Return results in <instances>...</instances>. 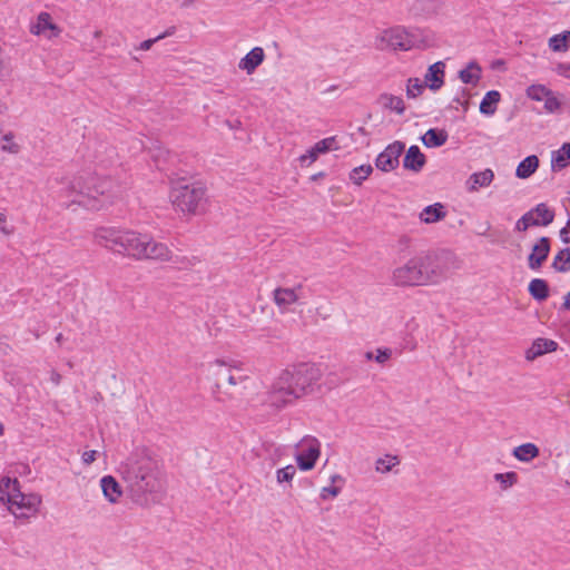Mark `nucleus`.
<instances>
[{
  "mask_svg": "<svg viewBox=\"0 0 570 570\" xmlns=\"http://www.w3.org/2000/svg\"><path fill=\"white\" fill-rule=\"evenodd\" d=\"M303 286L296 285L295 287H276L273 291V302L278 307L281 313H287L291 307L297 304L302 298Z\"/></svg>",
  "mask_w": 570,
  "mask_h": 570,
  "instance_id": "nucleus-13",
  "label": "nucleus"
},
{
  "mask_svg": "<svg viewBox=\"0 0 570 570\" xmlns=\"http://www.w3.org/2000/svg\"><path fill=\"white\" fill-rule=\"evenodd\" d=\"M459 78L466 85H476L481 78L480 66L472 61L459 72Z\"/></svg>",
  "mask_w": 570,
  "mask_h": 570,
  "instance_id": "nucleus-32",
  "label": "nucleus"
},
{
  "mask_svg": "<svg viewBox=\"0 0 570 570\" xmlns=\"http://www.w3.org/2000/svg\"><path fill=\"white\" fill-rule=\"evenodd\" d=\"M401 460L397 455L394 454H384L377 458L374 462V469L380 474H387L394 471L396 466H399Z\"/></svg>",
  "mask_w": 570,
  "mask_h": 570,
  "instance_id": "nucleus-26",
  "label": "nucleus"
},
{
  "mask_svg": "<svg viewBox=\"0 0 570 570\" xmlns=\"http://www.w3.org/2000/svg\"><path fill=\"white\" fill-rule=\"evenodd\" d=\"M296 474V468L293 464H288L284 468L276 470V482L282 485L284 483L292 485V481Z\"/></svg>",
  "mask_w": 570,
  "mask_h": 570,
  "instance_id": "nucleus-37",
  "label": "nucleus"
},
{
  "mask_svg": "<svg viewBox=\"0 0 570 570\" xmlns=\"http://www.w3.org/2000/svg\"><path fill=\"white\" fill-rule=\"evenodd\" d=\"M330 480H331V482H332V483L343 482V481H344V480H343V478H342V475L336 474V473H335V474H332V475H331V478H330Z\"/></svg>",
  "mask_w": 570,
  "mask_h": 570,
  "instance_id": "nucleus-56",
  "label": "nucleus"
},
{
  "mask_svg": "<svg viewBox=\"0 0 570 570\" xmlns=\"http://www.w3.org/2000/svg\"><path fill=\"white\" fill-rule=\"evenodd\" d=\"M62 341H63V335H62V333H59V334L56 336V342H57V343H59V344H61V343H62Z\"/></svg>",
  "mask_w": 570,
  "mask_h": 570,
  "instance_id": "nucleus-60",
  "label": "nucleus"
},
{
  "mask_svg": "<svg viewBox=\"0 0 570 570\" xmlns=\"http://www.w3.org/2000/svg\"><path fill=\"white\" fill-rule=\"evenodd\" d=\"M500 99L501 95L499 91H488L480 104V112L487 116H492L497 111V106Z\"/></svg>",
  "mask_w": 570,
  "mask_h": 570,
  "instance_id": "nucleus-30",
  "label": "nucleus"
},
{
  "mask_svg": "<svg viewBox=\"0 0 570 570\" xmlns=\"http://www.w3.org/2000/svg\"><path fill=\"white\" fill-rule=\"evenodd\" d=\"M100 487L105 499L115 504L122 495V490L117 480L111 475H105L100 480Z\"/></svg>",
  "mask_w": 570,
  "mask_h": 570,
  "instance_id": "nucleus-19",
  "label": "nucleus"
},
{
  "mask_svg": "<svg viewBox=\"0 0 570 570\" xmlns=\"http://www.w3.org/2000/svg\"><path fill=\"white\" fill-rule=\"evenodd\" d=\"M425 163V156L416 145L411 146L403 158V167L414 173L421 171Z\"/></svg>",
  "mask_w": 570,
  "mask_h": 570,
  "instance_id": "nucleus-20",
  "label": "nucleus"
},
{
  "mask_svg": "<svg viewBox=\"0 0 570 570\" xmlns=\"http://www.w3.org/2000/svg\"><path fill=\"white\" fill-rule=\"evenodd\" d=\"M50 30L53 36L58 33V27L51 21V16L48 12H40L35 24L31 26L30 31L33 35H46Z\"/></svg>",
  "mask_w": 570,
  "mask_h": 570,
  "instance_id": "nucleus-25",
  "label": "nucleus"
},
{
  "mask_svg": "<svg viewBox=\"0 0 570 570\" xmlns=\"http://www.w3.org/2000/svg\"><path fill=\"white\" fill-rule=\"evenodd\" d=\"M264 58L265 53L263 48L255 47L244 58L240 59L238 68L250 75L264 61Z\"/></svg>",
  "mask_w": 570,
  "mask_h": 570,
  "instance_id": "nucleus-21",
  "label": "nucleus"
},
{
  "mask_svg": "<svg viewBox=\"0 0 570 570\" xmlns=\"http://www.w3.org/2000/svg\"><path fill=\"white\" fill-rule=\"evenodd\" d=\"M12 139H13V135H12L11 132H10V134H6V135L3 136V140H4V141L10 142Z\"/></svg>",
  "mask_w": 570,
  "mask_h": 570,
  "instance_id": "nucleus-59",
  "label": "nucleus"
},
{
  "mask_svg": "<svg viewBox=\"0 0 570 570\" xmlns=\"http://www.w3.org/2000/svg\"><path fill=\"white\" fill-rule=\"evenodd\" d=\"M529 293L538 301H544L549 296V287L544 279L534 278L529 284Z\"/></svg>",
  "mask_w": 570,
  "mask_h": 570,
  "instance_id": "nucleus-34",
  "label": "nucleus"
},
{
  "mask_svg": "<svg viewBox=\"0 0 570 570\" xmlns=\"http://www.w3.org/2000/svg\"><path fill=\"white\" fill-rule=\"evenodd\" d=\"M535 226L531 215L525 213L521 218L517 220L515 229L519 232H525L529 227Z\"/></svg>",
  "mask_w": 570,
  "mask_h": 570,
  "instance_id": "nucleus-43",
  "label": "nucleus"
},
{
  "mask_svg": "<svg viewBox=\"0 0 570 570\" xmlns=\"http://www.w3.org/2000/svg\"><path fill=\"white\" fill-rule=\"evenodd\" d=\"M550 252V240L548 237H541L538 243L532 247V252L528 258V265L531 269L535 271L541 267L547 259Z\"/></svg>",
  "mask_w": 570,
  "mask_h": 570,
  "instance_id": "nucleus-17",
  "label": "nucleus"
},
{
  "mask_svg": "<svg viewBox=\"0 0 570 570\" xmlns=\"http://www.w3.org/2000/svg\"><path fill=\"white\" fill-rule=\"evenodd\" d=\"M446 216V210L443 204L435 203L433 205H429L422 209L419 215V218L424 224H434L440 220H443Z\"/></svg>",
  "mask_w": 570,
  "mask_h": 570,
  "instance_id": "nucleus-23",
  "label": "nucleus"
},
{
  "mask_svg": "<svg viewBox=\"0 0 570 570\" xmlns=\"http://www.w3.org/2000/svg\"><path fill=\"white\" fill-rule=\"evenodd\" d=\"M435 36L432 31L401 26L382 30L375 37V48L379 50L409 51L413 48L425 49L433 46Z\"/></svg>",
  "mask_w": 570,
  "mask_h": 570,
  "instance_id": "nucleus-4",
  "label": "nucleus"
},
{
  "mask_svg": "<svg viewBox=\"0 0 570 570\" xmlns=\"http://www.w3.org/2000/svg\"><path fill=\"white\" fill-rule=\"evenodd\" d=\"M242 370V363L233 358H215L206 364L205 371L207 379L214 381L212 394L218 402H224L229 399L223 392V385L219 382L220 377H226L228 385L236 386L248 380L247 375H236L235 372Z\"/></svg>",
  "mask_w": 570,
  "mask_h": 570,
  "instance_id": "nucleus-7",
  "label": "nucleus"
},
{
  "mask_svg": "<svg viewBox=\"0 0 570 570\" xmlns=\"http://www.w3.org/2000/svg\"><path fill=\"white\" fill-rule=\"evenodd\" d=\"M118 196V186L112 179L94 175L68 179L58 193L61 206L71 210L98 212L111 205Z\"/></svg>",
  "mask_w": 570,
  "mask_h": 570,
  "instance_id": "nucleus-2",
  "label": "nucleus"
},
{
  "mask_svg": "<svg viewBox=\"0 0 570 570\" xmlns=\"http://www.w3.org/2000/svg\"><path fill=\"white\" fill-rule=\"evenodd\" d=\"M97 451L90 450L82 453L81 461L85 465H90L96 461Z\"/></svg>",
  "mask_w": 570,
  "mask_h": 570,
  "instance_id": "nucleus-50",
  "label": "nucleus"
},
{
  "mask_svg": "<svg viewBox=\"0 0 570 570\" xmlns=\"http://www.w3.org/2000/svg\"><path fill=\"white\" fill-rule=\"evenodd\" d=\"M444 75L445 63L438 61L429 67L424 82L431 90L436 91L444 85Z\"/></svg>",
  "mask_w": 570,
  "mask_h": 570,
  "instance_id": "nucleus-18",
  "label": "nucleus"
},
{
  "mask_svg": "<svg viewBox=\"0 0 570 570\" xmlns=\"http://www.w3.org/2000/svg\"><path fill=\"white\" fill-rule=\"evenodd\" d=\"M315 151H318L320 154H325L330 150H337L338 146L336 144L335 137H327L320 141H317L315 145Z\"/></svg>",
  "mask_w": 570,
  "mask_h": 570,
  "instance_id": "nucleus-41",
  "label": "nucleus"
},
{
  "mask_svg": "<svg viewBox=\"0 0 570 570\" xmlns=\"http://www.w3.org/2000/svg\"><path fill=\"white\" fill-rule=\"evenodd\" d=\"M552 267L562 273L570 271V248H563L554 256Z\"/></svg>",
  "mask_w": 570,
  "mask_h": 570,
  "instance_id": "nucleus-36",
  "label": "nucleus"
},
{
  "mask_svg": "<svg viewBox=\"0 0 570 570\" xmlns=\"http://www.w3.org/2000/svg\"><path fill=\"white\" fill-rule=\"evenodd\" d=\"M539 455V448L531 442L520 444L512 450V456L522 463H530Z\"/></svg>",
  "mask_w": 570,
  "mask_h": 570,
  "instance_id": "nucleus-24",
  "label": "nucleus"
},
{
  "mask_svg": "<svg viewBox=\"0 0 570 570\" xmlns=\"http://www.w3.org/2000/svg\"><path fill=\"white\" fill-rule=\"evenodd\" d=\"M549 48L554 52H564L570 48V31H563L549 39Z\"/></svg>",
  "mask_w": 570,
  "mask_h": 570,
  "instance_id": "nucleus-33",
  "label": "nucleus"
},
{
  "mask_svg": "<svg viewBox=\"0 0 570 570\" xmlns=\"http://www.w3.org/2000/svg\"><path fill=\"white\" fill-rule=\"evenodd\" d=\"M538 167L539 158L535 155L528 156L518 165L515 176L520 179H527L535 173Z\"/></svg>",
  "mask_w": 570,
  "mask_h": 570,
  "instance_id": "nucleus-28",
  "label": "nucleus"
},
{
  "mask_svg": "<svg viewBox=\"0 0 570 570\" xmlns=\"http://www.w3.org/2000/svg\"><path fill=\"white\" fill-rule=\"evenodd\" d=\"M282 381L283 377L278 374L266 392L265 404L275 411H282L298 400L289 385Z\"/></svg>",
  "mask_w": 570,
  "mask_h": 570,
  "instance_id": "nucleus-10",
  "label": "nucleus"
},
{
  "mask_svg": "<svg viewBox=\"0 0 570 570\" xmlns=\"http://www.w3.org/2000/svg\"><path fill=\"white\" fill-rule=\"evenodd\" d=\"M169 198L174 208L184 215H200L208 206L207 187L200 181H176Z\"/></svg>",
  "mask_w": 570,
  "mask_h": 570,
  "instance_id": "nucleus-5",
  "label": "nucleus"
},
{
  "mask_svg": "<svg viewBox=\"0 0 570 570\" xmlns=\"http://www.w3.org/2000/svg\"><path fill=\"white\" fill-rule=\"evenodd\" d=\"M263 450L269 455L272 461H277L282 455V448L277 446L273 442L264 441L262 443Z\"/></svg>",
  "mask_w": 570,
  "mask_h": 570,
  "instance_id": "nucleus-42",
  "label": "nucleus"
},
{
  "mask_svg": "<svg viewBox=\"0 0 570 570\" xmlns=\"http://www.w3.org/2000/svg\"><path fill=\"white\" fill-rule=\"evenodd\" d=\"M425 82L421 81L419 78H409L406 81V96L410 99H415L422 95Z\"/></svg>",
  "mask_w": 570,
  "mask_h": 570,
  "instance_id": "nucleus-38",
  "label": "nucleus"
},
{
  "mask_svg": "<svg viewBox=\"0 0 570 570\" xmlns=\"http://www.w3.org/2000/svg\"><path fill=\"white\" fill-rule=\"evenodd\" d=\"M374 357H375V354L373 352H366L365 353V358L367 361L374 360Z\"/></svg>",
  "mask_w": 570,
  "mask_h": 570,
  "instance_id": "nucleus-58",
  "label": "nucleus"
},
{
  "mask_svg": "<svg viewBox=\"0 0 570 570\" xmlns=\"http://www.w3.org/2000/svg\"><path fill=\"white\" fill-rule=\"evenodd\" d=\"M341 493V487H323L320 493L322 500L336 498Z\"/></svg>",
  "mask_w": 570,
  "mask_h": 570,
  "instance_id": "nucleus-46",
  "label": "nucleus"
},
{
  "mask_svg": "<svg viewBox=\"0 0 570 570\" xmlns=\"http://www.w3.org/2000/svg\"><path fill=\"white\" fill-rule=\"evenodd\" d=\"M562 307L564 309H570V292L566 295Z\"/></svg>",
  "mask_w": 570,
  "mask_h": 570,
  "instance_id": "nucleus-57",
  "label": "nucleus"
},
{
  "mask_svg": "<svg viewBox=\"0 0 570 570\" xmlns=\"http://www.w3.org/2000/svg\"><path fill=\"white\" fill-rule=\"evenodd\" d=\"M558 343L553 340L539 337L533 341L531 346L525 351L524 357L527 361H534L535 358L557 351Z\"/></svg>",
  "mask_w": 570,
  "mask_h": 570,
  "instance_id": "nucleus-16",
  "label": "nucleus"
},
{
  "mask_svg": "<svg viewBox=\"0 0 570 570\" xmlns=\"http://www.w3.org/2000/svg\"><path fill=\"white\" fill-rule=\"evenodd\" d=\"M392 356V350L391 348H377L375 351V362L379 364H385Z\"/></svg>",
  "mask_w": 570,
  "mask_h": 570,
  "instance_id": "nucleus-45",
  "label": "nucleus"
},
{
  "mask_svg": "<svg viewBox=\"0 0 570 570\" xmlns=\"http://www.w3.org/2000/svg\"><path fill=\"white\" fill-rule=\"evenodd\" d=\"M0 232L7 236L13 233V228L8 226L7 216L0 213Z\"/></svg>",
  "mask_w": 570,
  "mask_h": 570,
  "instance_id": "nucleus-49",
  "label": "nucleus"
},
{
  "mask_svg": "<svg viewBox=\"0 0 570 570\" xmlns=\"http://www.w3.org/2000/svg\"><path fill=\"white\" fill-rule=\"evenodd\" d=\"M544 101V108L548 112H554L560 108V102L557 97L550 91Z\"/></svg>",
  "mask_w": 570,
  "mask_h": 570,
  "instance_id": "nucleus-44",
  "label": "nucleus"
},
{
  "mask_svg": "<svg viewBox=\"0 0 570 570\" xmlns=\"http://www.w3.org/2000/svg\"><path fill=\"white\" fill-rule=\"evenodd\" d=\"M318 155H321L318 151H315V147L313 146L306 154L302 155L299 157V161L304 164L305 161L314 163Z\"/></svg>",
  "mask_w": 570,
  "mask_h": 570,
  "instance_id": "nucleus-47",
  "label": "nucleus"
},
{
  "mask_svg": "<svg viewBox=\"0 0 570 570\" xmlns=\"http://www.w3.org/2000/svg\"><path fill=\"white\" fill-rule=\"evenodd\" d=\"M373 173V167L371 164L361 165L358 167L353 168L350 174V180L356 185L361 186L364 180H366L370 175Z\"/></svg>",
  "mask_w": 570,
  "mask_h": 570,
  "instance_id": "nucleus-35",
  "label": "nucleus"
},
{
  "mask_svg": "<svg viewBox=\"0 0 570 570\" xmlns=\"http://www.w3.org/2000/svg\"><path fill=\"white\" fill-rule=\"evenodd\" d=\"M4 111V106L0 102V116L3 114Z\"/></svg>",
  "mask_w": 570,
  "mask_h": 570,
  "instance_id": "nucleus-61",
  "label": "nucleus"
},
{
  "mask_svg": "<svg viewBox=\"0 0 570 570\" xmlns=\"http://www.w3.org/2000/svg\"><path fill=\"white\" fill-rule=\"evenodd\" d=\"M560 237L563 243H570V219L568 220L567 226L560 230Z\"/></svg>",
  "mask_w": 570,
  "mask_h": 570,
  "instance_id": "nucleus-51",
  "label": "nucleus"
},
{
  "mask_svg": "<svg viewBox=\"0 0 570 570\" xmlns=\"http://www.w3.org/2000/svg\"><path fill=\"white\" fill-rule=\"evenodd\" d=\"M493 478L500 484L502 490H508L518 483V474L512 471L495 473Z\"/></svg>",
  "mask_w": 570,
  "mask_h": 570,
  "instance_id": "nucleus-39",
  "label": "nucleus"
},
{
  "mask_svg": "<svg viewBox=\"0 0 570 570\" xmlns=\"http://www.w3.org/2000/svg\"><path fill=\"white\" fill-rule=\"evenodd\" d=\"M494 177V171L490 168L475 171L465 180V189L469 193H478L480 189L489 187L493 183Z\"/></svg>",
  "mask_w": 570,
  "mask_h": 570,
  "instance_id": "nucleus-15",
  "label": "nucleus"
},
{
  "mask_svg": "<svg viewBox=\"0 0 570 570\" xmlns=\"http://www.w3.org/2000/svg\"><path fill=\"white\" fill-rule=\"evenodd\" d=\"M420 286H435L450 275V257L444 255H415Z\"/></svg>",
  "mask_w": 570,
  "mask_h": 570,
  "instance_id": "nucleus-9",
  "label": "nucleus"
},
{
  "mask_svg": "<svg viewBox=\"0 0 570 570\" xmlns=\"http://www.w3.org/2000/svg\"><path fill=\"white\" fill-rule=\"evenodd\" d=\"M119 473L136 501H147L164 489V472L159 460L148 450L131 453L120 465Z\"/></svg>",
  "mask_w": 570,
  "mask_h": 570,
  "instance_id": "nucleus-3",
  "label": "nucleus"
},
{
  "mask_svg": "<svg viewBox=\"0 0 570 570\" xmlns=\"http://www.w3.org/2000/svg\"><path fill=\"white\" fill-rule=\"evenodd\" d=\"M62 376L57 371L52 370L50 373V381L58 386L61 383Z\"/></svg>",
  "mask_w": 570,
  "mask_h": 570,
  "instance_id": "nucleus-53",
  "label": "nucleus"
},
{
  "mask_svg": "<svg viewBox=\"0 0 570 570\" xmlns=\"http://www.w3.org/2000/svg\"><path fill=\"white\" fill-rule=\"evenodd\" d=\"M282 383H287L297 399L311 394L322 374L314 364L302 363L279 372Z\"/></svg>",
  "mask_w": 570,
  "mask_h": 570,
  "instance_id": "nucleus-8",
  "label": "nucleus"
},
{
  "mask_svg": "<svg viewBox=\"0 0 570 570\" xmlns=\"http://www.w3.org/2000/svg\"><path fill=\"white\" fill-rule=\"evenodd\" d=\"M1 149H2L3 151H8V153H11V154H17V153H19V146H18L17 144H14V142H10V146L3 145V146L1 147Z\"/></svg>",
  "mask_w": 570,
  "mask_h": 570,
  "instance_id": "nucleus-54",
  "label": "nucleus"
},
{
  "mask_svg": "<svg viewBox=\"0 0 570 570\" xmlns=\"http://www.w3.org/2000/svg\"><path fill=\"white\" fill-rule=\"evenodd\" d=\"M570 161V144H563L558 150L552 153L551 166L553 170L562 169L569 165Z\"/></svg>",
  "mask_w": 570,
  "mask_h": 570,
  "instance_id": "nucleus-31",
  "label": "nucleus"
},
{
  "mask_svg": "<svg viewBox=\"0 0 570 570\" xmlns=\"http://www.w3.org/2000/svg\"><path fill=\"white\" fill-rule=\"evenodd\" d=\"M92 237L97 245L136 261L169 262L178 269H187L190 266L188 259L173 254L167 245L154 240L148 234L100 226L94 230Z\"/></svg>",
  "mask_w": 570,
  "mask_h": 570,
  "instance_id": "nucleus-1",
  "label": "nucleus"
},
{
  "mask_svg": "<svg viewBox=\"0 0 570 570\" xmlns=\"http://www.w3.org/2000/svg\"><path fill=\"white\" fill-rule=\"evenodd\" d=\"M405 145L401 141L390 144L375 160V166L382 171H391L399 166V158L404 151Z\"/></svg>",
  "mask_w": 570,
  "mask_h": 570,
  "instance_id": "nucleus-14",
  "label": "nucleus"
},
{
  "mask_svg": "<svg viewBox=\"0 0 570 570\" xmlns=\"http://www.w3.org/2000/svg\"><path fill=\"white\" fill-rule=\"evenodd\" d=\"M531 218L534 220L535 226H548L554 219V212L547 204L540 203L529 212Z\"/></svg>",
  "mask_w": 570,
  "mask_h": 570,
  "instance_id": "nucleus-22",
  "label": "nucleus"
},
{
  "mask_svg": "<svg viewBox=\"0 0 570 570\" xmlns=\"http://www.w3.org/2000/svg\"><path fill=\"white\" fill-rule=\"evenodd\" d=\"M379 104L391 111H394L397 115H403L405 111V104L404 100L399 97L391 94H382L379 97Z\"/></svg>",
  "mask_w": 570,
  "mask_h": 570,
  "instance_id": "nucleus-27",
  "label": "nucleus"
},
{
  "mask_svg": "<svg viewBox=\"0 0 570 570\" xmlns=\"http://www.w3.org/2000/svg\"><path fill=\"white\" fill-rule=\"evenodd\" d=\"M554 71L562 77L570 79V62H561L558 63L554 68Z\"/></svg>",
  "mask_w": 570,
  "mask_h": 570,
  "instance_id": "nucleus-48",
  "label": "nucleus"
},
{
  "mask_svg": "<svg viewBox=\"0 0 570 570\" xmlns=\"http://www.w3.org/2000/svg\"><path fill=\"white\" fill-rule=\"evenodd\" d=\"M391 282L393 283V285L397 287L420 286L415 256L411 257L404 264L393 269L391 275Z\"/></svg>",
  "mask_w": 570,
  "mask_h": 570,
  "instance_id": "nucleus-12",
  "label": "nucleus"
},
{
  "mask_svg": "<svg viewBox=\"0 0 570 570\" xmlns=\"http://www.w3.org/2000/svg\"><path fill=\"white\" fill-rule=\"evenodd\" d=\"M550 91L543 85H532L527 89V96L532 100L543 101Z\"/></svg>",
  "mask_w": 570,
  "mask_h": 570,
  "instance_id": "nucleus-40",
  "label": "nucleus"
},
{
  "mask_svg": "<svg viewBox=\"0 0 570 570\" xmlns=\"http://www.w3.org/2000/svg\"><path fill=\"white\" fill-rule=\"evenodd\" d=\"M157 41H158V40H157V38H154V39H147V40L142 41V42L139 45L138 49H139V50H144V51H147V50H149V49L153 47V45H154L155 42H157Z\"/></svg>",
  "mask_w": 570,
  "mask_h": 570,
  "instance_id": "nucleus-52",
  "label": "nucleus"
},
{
  "mask_svg": "<svg viewBox=\"0 0 570 570\" xmlns=\"http://www.w3.org/2000/svg\"><path fill=\"white\" fill-rule=\"evenodd\" d=\"M175 31H176V28L175 27H170L164 33L157 36L156 38L159 41V40H161V39H164L166 37L173 36L175 33Z\"/></svg>",
  "mask_w": 570,
  "mask_h": 570,
  "instance_id": "nucleus-55",
  "label": "nucleus"
},
{
  "mask_svg": "<svg viewBox=\"0 0 570 570\" xmlns=\"http://www.w3.org/2000/svg\"><path fill=\"white\" fill-rule=\"evenodd\" d=\"M0 501L17 519H30L38 513L41 497L24 494L17 479L2 478L0 481Z\"/></svg>",
  "mask_w": 570,
  "mask_h": 570,
  "instance_id": "nucleus-6",
  "label": "nucleus"
},
{
  "mask_svg": "<svg viewBox=\"0 0 570 570\" xmlns=\"http://www.w3.org/2000/svg\"><path fill=\"white\" fill-rule=\"evenodd\" d=\"M297 453L295 460L297 466L302 471H309L314 469L320 455H321V443L320 441L311 435H305L296 445Z\"/></svg>",
  "mask_w": 570,
  "mask_h": 570,
  "instance_id": "nucleus-11",
  "label": "nucleus"
},
{
  "mask_svg": "<svg viewBox=\"0 0 570 570\" xmlns=\"http://www.w3.org/2000/svg\"><path fill=\"white\" fill-rule=\"evenodd\" d=\"M448 140V134L444 130L429 129L422 136V142L428 148H435L443 146Z\"/></svg>",
  "mask_w": 570,
  "mask_h": 570,
  "instance_id": "nucleus-29",
  "label": "nucleus"
}]
</instances>
